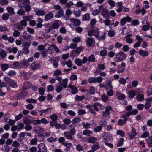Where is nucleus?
Instances as JSON below:
<instances>
[{
  "label": "nucleus",
  "mask_w": 152,
  "mask_h": 152,
  "mask_svg": "<svg viewBox=\"0 0 152 152\" xmlns=\"http://www.w3.org/2000/svg\"><path fill=\"white\" fill-rule=\"evenodd\" d=\"M62 74V72L59 69H57L55 71L53 74V76H56L57 75H60Z\"/></svg>",
  "instance_id": "nucleus-49"
},
{
  "label": "nucleus",
  "mask_w": 152,
  "mask_h": 152,
  "mask_svg": "<svg viewBox=\"0 0 152 152\" xmlns=\"http://www.w3.org/2000/svg\"><path fill=\"white\" fill-rule=\"evenodd\" d=\"M64 64V65L66 64L68 67L69 68L71 67L72 66V62L70 60H68L67 62H65Z\"/></svg>",
  "instance_id": "nucleus-54"
},
{
  "label": "nucleus",
  "mask_w": 152,
  "mask_h": 152,
  "mask_svg": "<svg viewBox=\"0 0 152 152\" xmlns=\"http://www.w3.org/2000/svg\"><path fill=\"white\" fill-rule=\"evenodd\" d=\"M94 36H95L96 38H98L99 36V33L98 29H94Z\"/></svg>",
  "instance_id": "nucleus-61"
},
{
  "label": "nucleus",
  "mask_w": 152,
  "mask_h": 152,
  "mask_svg": "<svg viewBox=\"0 0 152 152\" xmlns=\"http://www.w3.org/2000/svg\"><path fill=\"white\" fill-rule=\"evenodd\" d=\"M31 67L33 70L35 71L40 68L41 65L39 64H37L35 62H34L31 64Z\"/></svg>",
  "instance_id": "nucleus-8"
},
{
  "label": "nucleus",
  "mask_w": 152,
  "mask_h": 152,
  "mask_svg": "<svg viewBox=\"0 0 152 152\" xmlns=\"http://www.w3.org/2000/svg\"><path fill=\"white\" fill-rule=\"evenodd\" d=\"M82 132L83 135L85 136H90L92 134L93 131L89 130L86 129L83 130Z\"/></svg>",
  "instance_id": "nucleus-25"
},
{
  "label": "nucleus",
  "mask_w": 152,
  "mask_h": 152,
  "mask_svg": "<svg viewBox=\"0 0 152 152\" xmlns=\"http://www.w3.org/2000/svg\"><path fill=\"white\" fill-rule=\"evenodd\" d=\"M82 125L83 127L85 129H89L91 126V124L88 122L85 123L83 122L82 123Z\"/></svg>",
  "instance_id": "nucleus-36"
},
{
  "label": "nucleus",
  "mask_w": 152,
  "mask_h": 152,
  "mask_svg": "<svg viewBox=\"0 0 152 152\" xmlns=\"http://www.w3.org/2000/svg\"><path fill=\"white\" fill-rule=\"evenodd\" d=\"M6 55V52L4 50H2L0 52V56L2 58H4Z\"/></svg>",
  "instance_id": "nucleus-63"
},
{
  "label": "nucleus",
  "mask_w": 152,
  "mask_h": 152,
  "mask_svg": "<svg viewBox=\"0 0 152 152\" xmlns=\"http://www.w3.org/2000/svg\"><path fill=\"white\" fill-rule=\"evenodd\" d=\"M52 108H48L46 109L41 110L39 111V112L45 113H51L50 110L52 109Z\"/></svg>",
  "instance_id": "nucleus-43"
},
{
  "label": "nucleus",
  "mask_w": 152,
  "mask_h": 152,
  "mask_svg": "<svg viewBox=\"0 0 152 152\" xmlns=\"http://www.w3.org/2000/svg\"><path fill=\"white\" fill-rule=\"evenodd\" d=\"M145 108L146 110H149L151 107V104L150 102H146L144 105Z\"/></svg>",
  "instance_id": "nucleus-48"
},
{
  "label": "nucleus",
  "mask_w": 152,
  "mask_h": 152,
  "mask_svg": "<svg viewBox=\"0 0 152 152\" xmlns=\"http://www.w3.org/2000/svg\"><path fill=\"white\" fill-rule=\"evenodd\" d=\"M86 42L87 46L90 47L95 44V41L93 38L87 37L86 39Z\"/></svg>",
  "instance_id": "nucleus-4"
},
{
  "label": "nucleus",
  "mask_w": 152,
  "mask_h": 152,
  "mask_svg": "<svg viewBox=\"0 0 152 152\" xmlns=\"http://www.w3.org/2000/svg\"><path fill=\"white\" fill-rule=\"evenodd\" d=\"M20 34V32L17 30H15L13 33V36L15 37H18Z\"/></svg>",
  "instance_id": "nucleus-50"
},
{
  "label": "nucleus",
  "mask_w": 152,
  "mask_h": 152,
  "mask_svg": "<svg viewBox=\"0 0 152 152\" xmlns=\"http://www.w3.org/2000/svg\"><path fill=\"white\" fill-rule=\"evenodd\" d=\"M102 13L103 16L105 18H107L110 17L109 11L107 9H103Z\"/></svg>",
  "instance_id": "nucleus-15"
},
{
  "label": "nucleus",
  "mask_w": 152,
  "mask_h": 152,
  "mask_svg": "<svg viewBox=\"0 0 152 152\" xmlns=\"http://www.w3.org/2000/svg\"><path fill=\"white\" fill-rule=\"evenodd\" d=\"M132 20V19L129 16L124 17L121 20L120 23L121 26L124 25L126 23V22H130Z\"/></svg>",
  "instance_id": "nucleus-5"
},
{
  "label": "nucleus",
  "mask_w": 152,
  "mask_h": 152,
  "mask_svg": "<svg viewBox=\"0 0 152 152\" xmlns=\"http://www.w3.org/2000/svg\"><path fill=\"white\" fill-rule=\"evenodd\" d=\"M122 44L118 42H116L115 45V47L116 48H121L122 46Z\"/></svg>",
  "instance_id": "nucleus-64"
},
{
  "label": "nucleus",
  "mask_w": 152,
  "mask_h": 152,
  "mask_svg": "<svg viewBox=\"0 0 152 152\" xmlns=\"http://www.w3.org/2000/svg\"><path fill=\"white\" fill-rule=\"evenodd\" d=\"M83 21H87L90 19V15L89 13H87L82 16Z\"/></svg>",
  "instance_id": "nucleus-23"
},
{
  "label": "nucleus",
  "mask_w": 152,
  "mask_h": 152,
  "mask_svg": "<svg viewBox=\"0 0 152 152\" xmlns=\"http://www.w3.org/2000/svg\"><path fill=\"white\" fill-rule=\"evenodd\" d=\"M22 45H23L24 48H28L30 46L31 43L30 42H25L22 43Z\"/></svg>",
  "instance_id": "nucleus-60"
},
{
  "label": "nucleus",
  "mask_w": 152,
  "mask_h": 152,
  "mask_svg": "<svg viewBox=\"0 0 152 152\" xmlns=\"http://www.w3.org/2000/svg\"><path fill=\"white\" fill-rule=\"evenodd\" d=\"M34 129V132H36L40 133L44 131L43 129L39 126H35Z\"/></svg>",
  "instance_id": "nucleus-21"
},
{
  "label": "nucleus",
  "mask_w": 152,
  "mask_h": 152,
  "mask_svg": "<svg viewBox=\"0 0 152 152\" xmlns=\"http://www.w3.org/2000/svg\"><path fill=\"white\" fill-rule=\"evenodd\" d=\"M137 101H141L144 99V96L143 94H138L136 97Z\"/></svg>",
  "instance_id": "nucleus-31"
},
{
  "label": "nucleus",
  "mask_w": 152,
  "mask_h": 152,
  "mask_svg": "<svg viewBox=\"0 0 152 152\" xmlns=\"http://www.w3.org/2000/svg\"><path fill=\"white\" fill-rule=\"evenodd\" d=\"M92 107L94 108V110L97 111H99L98 108L99 105L98 102H96L92 105Z\"/></svg>",
  "instance_id": "nucleus-62"
},
{
  "label": "nucleus",
  "mask_w": 152,
  "mask_h": 152,
  "mask_svg": "<svg viewBox=\"0 0 152 152\" xmlns=\"http://www.w3.org/2000/svg\"><path fill=\"white\" fill-rule=\"evenodd\" d=\"M54 15L51 12L48 13L45 16V20L48 21L50 20L53 17Z\"/></svg>",
  "instance_id": "nucleus-22"
},
{
  "label": "nucleus",
  "mask_w": 152,
  "mask_h": 152,
  "mask_svg": "<svg viewBox=\"0 0 152 152\" xmlns=\"http://www.w3.org/2000/svg\"><path fill=\"white\" fill-rule=\"evenodd\" d=\"M40 124L42 123V124H47L49 123V122L45 118H42L41 120H40Z\"/></svg>",
  "instance_id": "nucleus-55"
},
{
  "label": "nucleus",
  "mask_w": 152,
  "mask_h": 152,
  "mask_svg": "<svg viewBox=\"0 0 152 152\" xmlns=\"http://www.w3.org/2000/svg\"><path fill=\"white\" fill-rule=\"evenodd\" d=\"M138 53L140 56L142 57H146L149 55V53L147 51L142 50H140Z\"/></svg>",
  "instance_id": "nucleus-12"
},
{
  "label": "nucleus",
  "mask_w": 152,
  "mask_h": 152,
  "mask_svg": "<svg viewBox=\"0 0 152 152\" xmlns=\"http://www.w3.org/2000/svg\"><path fill=\"white\" fill-rule=\"evenodd\" d=\"M8 85L11 87L15 88H17L18 87L17 82L13 79L10 81Z\"/></svg>",
  "instance_id": "nucleus-28"
},
{
  "label": "nucleus",
  "mask_w": 152,
  "mask_h": 152,
  "mask_svg": "<svg viewBox=\"0 0 152 152\" xmlns=\"http://www.w3.org/2000/svg\"><path fill=\"white\" fill-rule=\"evenodd\" d=\"M75 63L78 66H81L82 65V62L81 59L76 58L75 61Z\"/></svg>",
  "instance_id": "nucleus-40"
},
{
  "label": "nucleus",
  "mask_w": 152,
  "mask_h": 152,
  "mask_svg": "<svg viewBox=\"0 0 152 152\" xmlns=\"http://www.w3.org/2000/svg\"><path fill=\"white\" fill-rule=\"evenodd\" d=\"M62 145L65 146L66 147V148L64 149V151L66 152L69 151L70 150V149H71L72 146L71 143L70 142L67 143L66 142H65L64 143H62Z\"/></svg>",
  "instance_id": "nucleus-11"
},
{
  "label": "nucleus",
  "mask_w": 152,
  "mask_h": 152,
  "mask_svg": "<svg viewBox=\"0 0 152 152\" xmlns=\"http://www.w3.org/2000/svg\"><path fill=\"white\" fill-rule=\"evenodd\" d=\"M9 18V15L7 13H4L2 16V18L4 20H7Z\"/></svg>",
  "instance_id": "nucleus-52"
},
{
  "label": "nucleus",
  "mask_w": 152,
  "mask_h": 152,
  "mask_svg": "<svg viewBox=\"0 0 152 152\" xmlns=\"http://www.w3.org/2000/svg\"><path fill=\"white\" fill-rule=\"evenodd\" d=\"M146 24L142 26V30L144 31L148 30L150 28V25L148 21L146 22Z\"/></svg>",
  "instance_id": "nucleus-27"
},
{
  "label": "nucleus",
  "mask_w": 152,
  "mask_h": 152,
  "mask_svg": "<svg viewBox=\"0 0 152 152\" xmlns=\"http://www.w3.org/2000/svg\"><path fill=\"white\" fill-rule=\"evenodd\" d=\"M131 128L132 132L131 133L129 134V135L130 138L132 139L136 135L137 133L136 131V130L135 128L132 127Z\"/></svg>",
  "instance_id": "nucleus-13"
},
{
  "label": "nucleus",
  "mask_w": 152,
  "mask_h": 152,
  "mask_svg": "<svg viewBox=\"0 0 152 152\" xmlns=\"http://www.w3.org/2000/svg\"><path fill=\"white\" fill-rule=\"evenodd\" d=\"M126 57V54L123 52L121 51L117 53L114 57V61L116 62H121Z\"/></svg>",
  "instance_id": "nucleus-1"
},
{
  "label": "nucleus",
  "mask_w": 152,
  "mask_h": 152,
  "mask_svg": "<svg viewBox=\"0 0 152 152\" xmlns=\"http://www.w3.org/2000/svg\"><path fill=\"white\" fill-rule=\"evenodd\" d=\"M146 141L148 145L150 146L152 144V136L149 137L148 139H146Z\"/></svg>",
  "instance_id": "nucleus-45"
},
{
  "label": "nucleus",
  "mask_w": 152,
  "mask_h": 152,
  "mask_svg": "<svg viewBox=\"0 0 152 152\" xmlns=\"http://www.w3.org/2000/svg\"><path fill=\"white\" fill-rule=\"evenodd\" d=\"M98 67L100 70H104L105 68L104 64H98Z\"/></svg>",
  "instance_id": "nucleus-58"
},
{
  "label": "nucleus",
  "mask_w": 152,
  "mask_h": 152,
  "mask_svg": "<svg viewBox=\"0 0 152 152\" xmlns=\"http://www.w3.org/2000/svg\"><path fill=\"white\" fill-rule=\"evenodd\" d=\"M64 137L67 139L70 140H73V138L72 135L69 132L65 131L64 132Z\"/></svg>",
  "instance_id": "nucleus-16"
},
{
  "label": "nucleus",
  "mask_w": 152,
  "mask_h": 152,
  "mask_svg": "<svg viewBox=\"0 0 152 152\" xmlns=\"http://www.w3.org/2000/svg\"><path fill=\"white\" fill-rule=\"evenodd\" d=\"M81 11L80 10L76 11L74 10L73 12V13L76 17H80L81 15Z\"/></svg>",
  "instance_id": "nucleus-42"
},
{
  "label": "nucleus",
  "mask_w": 152,
  "mask_h": 152,
  "mask_svg": "<svg viewBox=\"0 0 152 152\" xmlns=\"http://www.w3.org/2000/svg\"><path fill=\"white\" fill-rule=\"evenodd\" d=\"M124 139L123 138H121L120 139L117 145V146L118 147L121 146L123 144V142Z\"/></svg>",
  "instance_id": "nucleus-46"
},
{
  "label": "nucleus",
  "mask_w": 152,
  "mask_h": 152,
  "mask_svg": "<svg viewBox=\"0 0 152 152\" xmlns=\"http://www.w3.org/2000/svg\"><path fill=\"white\" fill-rule=\"evenodd\" d=\"M97 140V139L93 137H90L88 140V142L90 143H94L96 142Z\"/></svg>",
  "instance_id": "nucleus-38"
},
{
  "label": "nucleus",
  "mask_w": 152,
  "mask_h": 152,
  "mask_svg": "<svg viewBox=\"0 0 152 152\" xmlns=\"http://www.w3.org/2000/svg\"><path fill=\"white\" fill-rule=\"evenodd\" d=\"M38 148L39 150L42 152H47V149L45 145L43 143H40L39 145Z\"/></svg>",
  "instance_id": "nucleus-9"
},
{
  "label": "nucleus",
  "mask_w": 152,
  "mask_h": 152,
  "mask_svg": "<svg viewBox=\"0 0 152 152\" xmlns=\"http://www.w3.org/2000/svg\"><path fill=\"white\" fill-rule=\"evenodd\" d=\"M116 95L118 99L119 100L124 99L125 98V96L124 94L121 93L118 91H117L116 92Z\"/></svg>",
  "instance_id": "nucleus-24"
},
{
  "label": "nucleus",
  "mask_w": 152,
  "mask_h": 152,
  "mask_svg": "<svg viewBox=\"0 0 152 152\" xmlns=\"http://www.w3.org/2000/svg\"><path fill=\"white\" fill-rule=\"evenodd\" d=\"M56 91L58 93H60L64 88V86L62 84V82H59L58 84L56 86Z\"/></svg>",
  "instance_id": "nucleus-7"
},
{
  "label": "nucleus",
  "mask_w": 152,
  "mask_h": 152,
  "mask_svg": "<svg viewBox=\"0 0 152 152\" xmlns=\"http://www.w3.org/2000/svg\"><path fill=\"white\" fill-rule=\"evenodd\" d=\"M135 95V92L134 90L129 91L128 93V96L129 98H133Z\"/></svg>",
  "instance_id": "nucleus-30"
},
{
  "label": "nucleus",
  "mask_w": 152,
  "mask_h": 152,
  "mask_svg": "<svg viewBox=\"0 0 152 152\" xmlns=\"http://www.w3.org/2000/svg\"><path fill=\"white\" fill-rule=\"evenodd\" d=\"M45 46L48 48V49H46L47 51L50 54H51L54 52V50L51 45H50L49 44H45Z\"/></svg>",
  "instance_id": "nucleus-17"
},
{
  "label": "nucleus",
  "mask_w": 152,
  "mask_h": 152,
  "mask_svg": "<svg viewBox=\"0 0 152 152\" xmlns=\"http://www.w3.org/2000/svg\"><path fill=\"white\" fill-rule=\"evenodd\" d=\"M85 98V96L84 95L79 96L78 95H76L75 98V99L76 101H81L84 99Z\"/></svg>",
  "instance_id": "nucleus-33"
},
{
  "label": "nucleus",
  "mask_w": 152,
  "mask_h": 152,
  "mask_svg": "<svg viewBox=\"0 0 152 152\" xmlns=\"http://www.w3.org/2000/svg\"><path fill=\"white\" fill-rule=\"evenodd\" d=\"M60 26V21L56 20L52 24L51 26L53 29H57Z\"/></svg>",
  "instance_id": "nucleus-26"
},
{
  "label": "nucleus",
  "mask_w": 152,
  "mask_h": 152,
  "mask_svg": "<svg viewBox=\"0 0 152 152\" xmlns=\"http://www.w3.org/2000/svg\"><path fill=\"white\" fill-rule=\"evenodd\" d=\"M100 148L99 145V143L98 142H96L95 144L91 146V149L94 151H95L98 149Z\"/></svg>",
  "instance_id": "nucleus-34"
},
{
  "label": "nucleus",
  "mask_w": 152,
  "mask_h": 152,
  "mask_svg": "<svg viewBox=\"0 0 152 152\" xmlns=\"http://www.w3.org/2000/svg\"><path fill=\"white\" fill-rule=\"evenodd\" d=\"M6 10L11 15H13L15 14V12H14V9L12 7H7Z\"/></svg>",
  "instance_id": "nucleus-37"
},
{
  "label": "nucleus",
  "mask_w": 152,
  "mask_h": 152,
  "mask_svg": "<svg viewBox=\"0 0 152 152\" xmlns=\"http://www.w3.org/2000/svg\"><path fill=\"white\" fill-rule=\"evenodd\" d=\"M70 21L71 23H73L75 26H77L80 25L81 24V22L79 20L77 19H75L73 18H71L70 19Z\"/></svg>",
  "instance_id": "nucleus-10"
},
{
  "label": "nucleus",
  "mask_w": 152,
  "mask_h": 152,
  "mask_svg": "<svg viewBox=\"0 0 152 152\" xmlns=\"http://www.w3.org/2000/svg\"><path fill=\"white\" fill-rule=\"evenodd\" d=\"M88 60L89 62H94L95 61V58L93 54L90 56L88 58Z\"/></svg>",
  "instance_id": "nucleus-41"
},
{
  "label": "nucleus",
  "mask_w": 152,
  "mask_h": 152,
  "mask_svg": "<svg viewBox=\"0 0 152 152\" xmlns=\"http://www.w3.org/2000/svg\"><path fill=\"white\" fill-rule=\"evenodd\" d=\"M23 38L25 40H28L30 39L31 38H33V37H32L31 36L27 33L26 31H24L23 32Z\"/></svg>",
  "instance_id": "nucleus-18"
},
{
  "label": "nucleus",
  "mask_w": 152,
  "mask_h": 152,
  "mask_svg": "<svg viewBox=\"0 0 152 152\" xmlns=\"http://www.w3.org/2000/svg\"><path fill=\"white\" fill-rule=\"evenodd\" d=\"M60 105L62 108L64 109L68 108L69 106V104H66L64 102L60 103Z\"/></svg>",
  "instance_id": "nucleus-47"
},
{
  "label": "nucleus",
  "mask_w": 152,
  "mask_h": 152,
  "mask_svg": "<svg viewBox=\"0 0 152 152\" xmlns=\"http://www.w3.org/2000/svg\"><path fill=\"white\" fill-rule=\"evenodd\" d=\"M36 13L38 16H43L45 15L46 12L44 10H40L36 11Z\"/></svg>",
  "instance_id": "nucleus-32"
},
{
  "label": "nucleus",
  "mask_w": 152,
  "mask_h": 152,
  "mask_svg": "<svg viewBox=\"0 0 152 152\" xmlns=\"http://www.w3.org/2000/svg\"><path fill=\"white\" fill-rule=\"evenodd\" d=\"M125 132L121 130H118L117 131L116 134L120 135L121 137H123L124 135Z\"/></svg>",
  "instance_id": "nucleus-53"
},
{
  "label": "nucleus",
  "mask_w": 152,
  "mask_h": 152,
  "mask_svg": "<svg viewBox=\"0 0 152 152\" xmlns=\"http://www.w3.org/2000/svg\"><path fill=\"white\" fill-rule=\"evenodd\" d=\"M103 138V141L105 142V141L107 142L109 140H110L112 138V136L111 134L108 133L104 132L103 135L102 136Z\"/></svg>",
  "instance_id": "nucleus-6"
},
{
  "label": "nucleus",
  "mask_w": 152,
  "mask_h": 152,
  "mask_svg": "<svg viewBox=\"0 0 152 152\" xmlns=\"http://www.w3.org/2000/svg\"><path fill=\"white\" fill-rule=\"evenodd\" d=\"M10 64H3L1 65V68L2 70L3 71H5L7 69L10 67Z\"/></svg>",
  "instance_id": "nucleus-29"
},
{
  "label": "nucleus",
  "mask_w": 152,
  "mask_h": 152,
  "mask_svg": "<svg viewBox=\"0 0 152 152\" xmlns=\"http://www.w3.org/2000/svg\"><path fill=\"white\" fill-rule=\"evenodd\" d=\"M31 86V84L29 81L25 82L23 85V88L24 90H27L30 88Z\"/></svg>",
  "instance_id": "nucleus-20"
},
{
  "label": "nucleus",
  "mask_w": 152,
  "mask_h": 152,
  "mask_svg": "<svg viewBox=\"0 0 152 152\" xmlns=\"http://www.w3.org/2000/svg\"><path fill=\"white\" fill-rule=\"evenodd\" d=\"M107 49V48L105 47H104L103 49L100 51V55L101 56H104L107 55V51H106Z\"/></svg>",
  "instance_id": "nucleus-35"
},
{
  "label": "nucleus",
  "mask_w": 152,
  "mask_h": 152,
  "mask_svg": "<svg viewBox=\"0 0 152 152\" xmlns=\"http://www.w3.org/2000/svg\"><path fill=\"white\" fill-rule=\"evenodd\" d=\"M26 101L28 103H36L37 101L36 100L34 99H26Z\"/></svg>",
  "instance_id": "nucleus-57"
},
{
  "label": "nucleus",
  "mask_w": 152,
  "mask_h": 152,
  "mask_svg": "<svg viewBox=\"0 0 152 152\" xmlns=\"http://www.w3.org/2000/svg\"><path fill=\"white\" fill-rule=\"evenodd\" d=\"M103 79L102 77L101 76L95 77H90L88 79V81L91 83H100L102 82Z\"/></svg>",
  "instance_id": "nucleus-2"
},
{
  "label": "nucleus",
  "mask_w": 152,
  "mask_h": 152,
  "mask_svg": "<svg viewBox=\"0 0 152 152\" xmlns=\"http://www.w3.org/2000/svg\"><path fill=\"white\" fill-rule=\"evenodd\" d=\"M112 110L111 106L108 105L105 107V110L102 112V115L103 117H106L108 116L110 114V111Z\"/></svg>",
  "instance_id": "nucleus-3"
},
{
  "label": "nucleus",
  "mask_w": 152,
  "mask_h": 152,
  "mask_svg": "<svg viewBox=\"0 0 152 152\" xmlns=\"http://www.w3.org/2000/svg\"><path fill=\"white\" fill-rule=\"evenodd\" d=\"M124 70L125 69L124 68L119 66L117 69V72L118 73H123L124 72Z\"/></svg>",
  "instance_id": "nucleus-59"
},
{
  "label": "nucleus",
  "mask_w": 152,
  "mask_h": 152,
  "mask_svg": "<svg viewBox=\"0 0 152 152\" xmlns=\"http://www.w3.org/2000/svg\"><path fill=\"white\" fill-rule=\"evenodd\" d=\"M68 81V79L67 78H65L62 80V84L64 86V88H67Z\"/></svg>",
  "instance_id": "nucleus-39"
},
{
  "label": "nucleus",
  "mask_w": 152,
  "mask_h": 152,
  "mask_svg": "<svg viewBox=\"0 0 152 152\" xmlns=\"http://www.w3.org/2000/svg\"><path fill=\"white\" fill-rule=\"evenodd\" d=\"M49 118L54 121H55L57 120L58 117L56 114H53L51 115L50 116Z\"/></svg>",
  "instance_id": "nucleus-51"
},
{
  "label": "nucleus",
  "mask_w": 152,
  "mask_h": 152,
  "mask_svg": "<svg viewBox=\"0 0 152 152\" xmlns=\"http://www.w3.org/2000/svg\"><path fill=\"white\" fill-rule=\"evenodd\" d=\"M100 126L102 127H105L107 125V122L104 120H102L99 122Z\"/></svg>",
  "instance_id": "nucleus-44"
},
{
  "label": "nucleus",
  "mask_w": 152,
  "mask_h": 152,
  "mask_svg": "<svg viewBox=\"0 0 152 152\" xmlns=\"http://www.w3.org/2000/svg\"><path fill=\"white\" fill-rule=\"evenodd\" d=\"M68 87L71 89V92L72 94H75L77 93L78 89L77 87L71 85H69Z\"/></svg>",
  "instance_id": "nucleus-14"
},
{
  "label": "nucleus",
  "mask_w": 152,
  "mask_h": 152,
  "mask_svg": "<svg viewBox=\"0 0 152 152\" xmlns=\"http://www.w3.org/2000/svg\"><path fill=\"white\" fill-rule=\"evenodd\" d=\"M64 11L62 9L58 10L56 13L55 15V17L57 18H59L63 16L64 15Z\"/></svg>",
  "instance_id": "nucleus-19"
},
{
  "label": "nucleus",
  "mask_w": 152,
  "mask_h": 152,
  "mask_svg": "<svg viewBox=\"0 0 152 152\" xmlns=\"http://www.w3.org/2000/svg\"><path fill=\"white\" fill-rule=\"evenodd\" d=\"M126 122V120H123L121 119H120L118 120V124L120 126H123Z\"/></svg>",
  "instance_id": "nucleus-56"
}]
</instances>
